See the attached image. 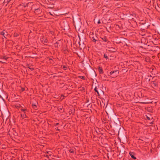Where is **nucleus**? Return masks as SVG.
Wrapping results in <instances>:
<instances>
[{"label":"nucleus","instance_id":"obj_9","mask_svg":"<svg viewBox=\"0 0 160 160\" xmlns=\"http://www.w3.org/2000/svg\"><path fill=\"white\" fill-rule=\"evenodd\" d=\"M104 57L105 58H107V56L105 55H104Z\"/></svg>","mask_w":160,"mask_h":160},{"label":"nucleus","instance_id":"obj_1","mask_svg":"<svg viewBox=\"0 0 160 160\" xmlns=\"http://www.w3.org/2000/svg\"><path fill=\"white\" fill-rule=\"evenodd\" d=\"M114 73H115V75H114V76H116L118 74V72L117 70L112 71L110 72V75L113 74H114Z\"/></svg>","mask_w":160,"mask_h":160},{"label":"nucleus","instance_id":"obj_10","mask_svg":"<svg viewBox=\"0 0 160 160\" xmlns=\"http://www.w3.org/2000/svg\"><path fill=\"white\" fill-rule=\"evenodd\" d=\"M147 118H148V119H150V118H149V117H147Z\"/></svg>","mask_w":160,"mask_h":160},{"label":"nucleus","instance_id":"obj_7","mask_svg":"<svg viewBox=\"0 0 160 160\" xmlns=\"http://www.w3.org/2000/svg\"><path fill=\"white\" fill-rule=\"evenodd\" d=\"M98 24H99V23H100V20H98Z\"/></svg>","mask_w":160,"mask_h":160},{"label":"nucleus","instance_id":"obj_2","mask_svg":"<svg viewBox=\"0 0 160 160\" xmlns=\"http://www.w3.org/2000/svg\"><path fill=\"white\" fill-rule=\"evenodd\" d=\"M130 156L132 158L134 159H136V158L134 157V155H133V152H130Z\"/></svg>","mask_w":160,"mask_h":160},{"label":"nucleus","instance_id":"obj_4","mask_svg":"<svg viewBox=\"0 0 160 160\" xmlns=\"http://www.w3.org/2000/svg\"><path fill=\"white\" fill-rule=\"evenodd\" d=\"M1 34L2 35H4V38H6V37H5L6 34H5V32H1Z\"/></svg>","mask_w":160,"mask_h":160},{"label":"nucleus","instance_id":"obj_8","mask_svg":"<svg viewBox=\"0 0 160 160\" xmlns=\"http://www.w3.org/2000/svg\"><path fill=\"white\" fill-rule=\"evenodd\" d=\"M63 68H64V69H66V67L65 66H64L63 67Z\"/></svg>","mask_w":160,"mask_h":160},{"label":"nucleus","instance_id":"obj_5","mask_svg":"<svg viewBox=\"0 0 160 160\" xmlns=\"http://www.w3.org/2000/svg\"><path fill=\"white\" fill-rule=\"evenodd\" d=\"M96 91V92H97L98 93V94H99V93L98 92V91L97 90V88H96L95 89H94Z\"/></svg>","mask_w":160,"mask_h":160},{"label":"nucleus","instance_id":"obj_3","mask_svg":"<svg viewBox=\"0 0 160 160\" xmlns=\"http://www.w3.org/2000/svg\"><path fill=\"white\" fill-rule=\"evenodd\" d=\"M98 70L100 73H102V70L101 68L99 67L98 68Z\"/></svg>","mask_w":160,"mask_h":160},{"label":"nucleus","instance_id":"obj_6","mask_svg":"<svg viewBox=\"0 0 160 160\" xmlns=\"http://www.w3.org/2000/svg\"><path fill=\"white\" fill-rule=\"evenodd\" d=\"M33 108H34L35 107H37V106H36V104H33Z\"/></svg>","mask_w":160,"mask_h":160},{"label":"nucleus","instance_id":"obj_11","mask_svg":"<svg viewBox=\"0 0 160 160\" xmlns=\"http://www.w3.org/2000/svg\"><path fill=\"white\" fill-rule=\"evenodd\" d=\"M93 41H95V40L94 39H93Z\"/></svg>","mask_w":160,"mask_h":160}]
</instances>
